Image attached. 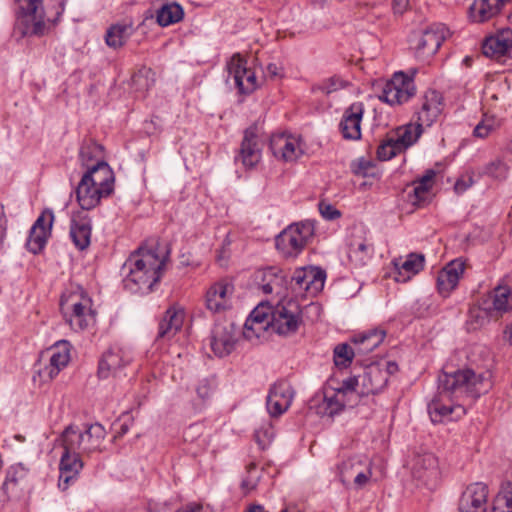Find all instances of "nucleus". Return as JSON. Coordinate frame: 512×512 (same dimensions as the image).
<instances>
[{
  "label": "nucleus",
  "instance_id": "nucleus-15",
  "mask_svg": "<svg viewBox=\"0 0 512 512\" xmlns=\"http://www.w3.org/2000/svg\"><path fill=\"white\" fill-rule=\"evenodd\" d=\"M443 103L440 94L430 90L421 99L420 107L415 110L413 119L423 128L431 127L441 115Z\"/></svg>",
  "mask_w": 512,
  "mask_h": 512
},
{
  "label": "nucleus",
  "instance_id": "nucleus-45",
  "mask_svg": "<svg viewBox=\"0 0 512 512\" xmlns=\"http://www.w3.org/2000/svg\"><path fill=\"white\" fill-rule=\"evenodd\" d=\"M325 411L328 415L339 414L346 406L353 407L356 401L344 398L343 394L334 392L331 396L325 395Z\"/></svg>",
  "mask_w": 512,
  "mask_h": 512
},
{
  "label": "nucleus",
  "instance_id": "nucleus-20",
  "mask_svg": "<svg viewBox=\"0 0 512 512\" xmlns=\"http://www.w3.org/2000/svg\"><path fill=\"white\" fill-rule=\"evenodd\" d=\"M460 507L472 512H494V507L488 503V487L483 483L469 485L460 500Z\"/></svg>",
  "mask_w": 512,
  "mask_h": 512
},
{
  "label": "nucleus",
  "instance_id": "nucleus-48",
  "mask_svg": "<svg viewBox=\"0 0 512 512\" xmlns=\"http://www.w3.org/2000/svg\"><path fill=\"white\" fill-rule=\"evenodd\" d=\"M357 354L355 346L352 347L347 343L338 344L334 348V363L338 367H348L354 355Z\"/></svg>",
  "mask_w": 512,
  "mask_h": 512
},
{
  "label": "nucleus",
  "instance_id": "nucleus-63",
  "mask_svg": "<svg viewBox=\"0 0 512 512\" xmlns=\"http://www.w3.org/2000/svg\"><path fill=\"white\" fill-rule=\"evenodd\" d=\"M397 370H398L397 363L393 362V361H389V362H387L386 369L384 371L387 372L388 376H389L390 374L395 373Z\"/></svg>",
  "mask_w": 512,
  "mask_h": 512
},
{
  "label": "nucleus",
  "instance_id": "nucleus-33",
  "mask_svg": "<svg viewBox=\"0 0 512 512\" xmlns=\"http://www.w3.org/2000/svg\"><path fill=\"white\" fill-rule=\"evenodd\" d=\"M386 332L382 329H372L353 336L351 339L357 354L365 355L375 350L384 340Z\"/></svg>",
  "mask_w": 512,
  "mask_h": 512
},
{
  "label": "nucleus",
  "instance_id": "nucleus-5",
  "mask_svg": "<svg viewBox=\"0 0 512 512\" xmlns=\"http://www.w3.org/2000/svg\"><path fill=\"white\" fill-rule=\"evenodd\" d=\"M105 436L106 430L100 423L91 424L84 431L69 425L57 441L66 443L70 449L78 450L82 454H91L102 451Z\"/></svg>",
  "mask_w": 512,
  "mask_h": 512
},
{
  "label": "nucleus",
  "instance_id": "nucleus-13",
  "mask_svg": "<svg viewBox=\"0 0 512 512\" xmlns=\"http://www.w3.org/2000/svg\"><path fill=\"white\" fill-rule=\"evenodd\" d=\"M63 448V452L59 463V482L58 486L62 490H66L71 481H74L81 469L83 468V462L81 460V452L70 447L64 443L59 442Z\"/></svg>",
  "mask_w": 512,
  "mask_h": 512
},
{
  "label": "nucleus",
  "instance_id": "nucleus-34",
  "mask_svg": "<svg viewBox=\"0 0 512 512\" xmlns=\"http://www.w3.org/2000/svg\"><path fill=\"white\" fill-rule=\"evenodd\" d=\"M270 316L271 312L266 313L262 309L255 308L245 322L243 336L248 340L259 338L260 332L270 327Z\"/></svg>",
  "mask_w": 512,
  "mask_h": 512
},
{
  "label": "nucleus",
  "instance_id": "nucleus-9",
  "mask_svg": "<svg viewBox=\"0 0 512 512\" xmlns=\"http://www.w3.org/2000/svg\"><path fill=\"white\" fill-rule=\"evenodd\" d=\"M270 328L279 335H289L297 331L300 323V308L295 301L277 304L271 310Z\"/></svg>",
  "mask_w": 512,
  "mask_h": 512
},
{
  "label": "nucleus",
  "instance_id": "nucleus-51",
  "mask_svg": "<svg viewBox=\"0 0 512 512\" xmlns=\"http://www.w3.org/2000/svg\"><path fill=\"white\" fill-rule=\"evenodd\" d=\"M401 148L396 144L394 139L383 142L377 149V157L379 160L386 161L394 157Z\"/></svg>",
  "mask_w": 512,
  "mask_h": 512
},
{
  "label": "nucleus",
  "instance_id": "nucleus-62",
  "mask_svg": "<svg viewBox=\"0 0 512 512\" xmlns=\"http://www.w3.org/2000/svg\"><path fill=\"white\" fill-rule=\"evenodd\" d=\"M267 73L272 78L278 77L281 75V67L275 63H270L267 65Z\"/></svg>",
  "mask_w": 512,
  "mask_h": 512
},
{
  "label": "nucleus",
  "instance_id": "nucleus-4",
  "mask_svg": "<svg viewBox=\"0 0 512 512\" xmlns=\"http://www.w3.org/2000/svg\"><path fill=\"white\" fill-rule=\"evenodd\" d=\"M314 232L311 221L290 224L276 236L275 247L283 257L296 258L313 238Z\"/></svg>",
  "mask_w": 512,
  "mask_h": 512
},
{
  "label": "nucleus",
  "instance_id": "nucleus-1",
  "mask_svg": "<svg viewBox=\"0 0 512 512\" xmlns=\"http://www.w3.org/2000/svg\"><path fill=\"white\" fill-rule=\"evenodd\" d=\"M483 377L471 369L443 371L438 376V394L428 404V413L433 423L456 420L466 413L463 404H446L445 398L453 402L464 397L478 398Z\"/></svg>",
  "mask_w": 512,
  "mask_h": 512
},
{
  "label": "nucleus",
  "instance_id": "nucleus-18",
  "mask_svg": "<svg viewBox=\"0 0 512 512\" xmlns=\"http://www.w3.org/2000/svg\"><path fill=\"white\" fill-rule=\"evenodd\" d=\"M325 278L326 273L320 268H299L293 273L291 282L295 290L315 295L323 289Z\"/></svg>",
  "mask_w": 512,
  "mask_h": 512
},
{
  "label": "nucleus",
  "instance_id": "nucleus-23",
  "mask_svg": "<svg viewBox=\"0 0 512 512\" xmlns=\"http://www.w3.org/2000/svg\"><path fill=\"white\" fill-rule=\"evenodd\" d=\"M70 238L75 247L81 251L87 249L91 243L92 221L82 211L74 213L70 221Z\"/></svg>",
  "mask_w": 512,
  "mask_h": 512
},
{
  "label": "nucleus",
  "instance_id": "nucleus-10",
  "mask_svg": "<svg viewBox=\"0 0 512 512\" xmlns=\"http://www.w3.org/2000/svg\"><path fill=\"white\" fill-rule=\"evenodd\" d=\"M226 82L233 85L240 94H250L257 88L255 72L247 67V61L240 54H235L227 63Z\"/></svg>",
  "mask_w": 512,
  "mask_h": 512
},
{
  "label": "nucleus",
  "instance_id": "nucleus-50",
  "mask_svg": "<svg viewBox=\"0 0 512 512\" xmlns=\"http://www.w3.org/2000/svg\"><path fill=\"white\" fill-rule=\"evenodd\" d=\"M490 312L479 306H473L468 312V325L470 329H477L489 321Z\"/></svg>",
  "mask_w": 512,
  "mask_h": 512
},
{
  "label": "nucleus",
  "instance_id": "nucleus-8",
  "mask_svg": "<svg viewBox=\"0 0 512 512\" xmlns=\"http://www.w3.org/2000/svg\"><path fill=\"white\" fill-rule=\"evenodd\" d=\"M448 30L443 25L431 26L423 31L413 32L409 39L410 49L419 60L432 57L445 40Z\"/></svg>",
  "mask_w": 512,
  "mask_h": 512
},
{
  "label": "nucleus",
  "instance_id": "nucleus-35",
  "mask_svg": "<svg viewBox=\"0 0 512 512\" xmlns=\"http://www.w3.org/2000/svg\"><path fill=\"white\" fill-rule=\"evenodd\" d=\"M435 176L436 172L433 169H428L422 177L413 182L414 187L408 194L409 200L413 205L421 206L427 201Z\"/></svg>",
  "mask_w": 512,
  "mask_h": 512
},
{
  "label": "nucleus",
  "instance_id": "nucleus-22",
  "mask_svg": "<svg viewBox=\"0 0 512 512\" xmlns=\"http://www.w3.org/2000/svg\"><path fill=\"white\" fill-rule=\"evenodd\" d=\"M294 392L286 382L275 383L267 396V410L272 417L283 414L291 405Z\"/></svg>",
  "mask_w": 512,
  "mask_h": 512
},
{
  "label": "nucleus",
  "instance_id": "nucleus-32",
  "mask_svg": "<svg viewBox=\"0 0 512 512\" xmlns=\"http://www.w3.org/2000/svg\"><path fill=\"white\" fill-rule=\"evenodd\" d=\"M184 315L180 309L170 307L159 323L157 339H170L182 327Z\"/></svg>",
  "mask_w": 512,
  "mask_h": 512
},
{
  "label": "nucleus",
  "instance_id": "nucleus-53",
  "mask_svg": "<svg viewBox=\"0 0 512 512\" xmlns=\"http://www.w3.org/2000/svg\"><path fill=\"white\" fill-rule=\"evenodd\" d=\"M247 473L248 476L242 481V488L250 491L256 487L259 480V475L256 472L255 463L252 462L247 466Z\"/></svg>",
  "mask_w": 512,
  "mask_h": 512
},
{
  "label": "nucleus",
  "instance_id": "nucleus-41",
  "mask_svg": "<svg viewBox=\"0 0 512 512\" xmlns=\"http://www.w3.org/2000/svg\"><path fill=\"white\" fill-rule=\"evenodd\" d=\"M102 152L103 147L97 142L91 139L83 141L79 150V160L82 166L89 168L91 164L104 161Z\"/></svg>",
  "mask_w": 512,
  "mask_h": 512
},
{
  "label": "nucleus",
  "instance_id": "nucleus-46",
  "mask_svg": "<svg viewBox=\"0 0 512 512\" xmlns=\"http://www.w3.org/2000/svg\"><path fill=\"white\" fill-rule=\"evenodd\" d=\"M361 388L360 377L353 376L343 380L341 386L334 392L343 394L344 398L356 401L363 395L359 394Z\"/></svg>",
  "mask_w": 512,
  "mask_h": 512
},
{
  "label": "nucleus",
  "instance_id": "nucleus-2",
  "mask_svg": "<svg viewBox=\"0 0 512 512\" xmlns=\"http://www.w3.org/2000/svg\"><path fill=\"white\" fill-rule=\"evenodd\" d=\"M167 256L156 248L139 247L122 266L123 285L131 293L148 294L163 274Z\"/></svg>",
  "mask_w": 512,
  "mask_h": 512
},
{
  "label": "nucleus",
  "instance_id": "nucleus-27",
  "mask_svg": "<svg viewBox=\"0 0 512 512\" xmlns=\"http://www.w3.org/2000/svg\"><path fill=\"white\" fill-rule=\"evenodd\" d=\"M48 351L50 353L49 364L41 370L40 374L53 379L70 361L69 343L65 340L59 341Z\"/></svg>",
  "mask_w": 512,
  "mask_h": 512
},
{
  "label": "nucleus",
  "instance_id": "nucleus-42",
  "mask_svg": "<svg viewBox=\"0 0 512 512\" xmlns=\"http://www.w3.org/2000/svg\"><path fill=\"white\" fill-rule=\"evenodd\" d=\"M373 253L372 244H368L366 240L353 241L349 245V259L358 266L364 265Z\"/></svg>",
  "mask_w": 512,
  "mask_h": 512
},
{
  "label": "nucleus",
  "instance_id": "nucleus-17",
  "mask_svg": "<svg viewBox=\"0 0 512 512\" xmlns=\"http://www.w3.org/2000/svg\"><path fill=\"white\" fill-rule=\"evenodd\" d=\"M131 361L132 356L128 351L121 348H111L99 360L98 376L102 379L119 376L122 369L129 365Z\"/></svg>",
  "mask_w": 512,
  "mask_h": 512
},
{
  "label": "nucleus",
  "instance_id": "nucleus-38",
  "mask_svg": "<svg viewBox=\"0 0 512 512\" xmlns=\"http://www.w3.org/2000/svg\"><path fill=\"white\" fill-rule=\"evenodd\" d=\"M423 131L424 128L421 124H418L416 121L410 122L397 129V138L394 141L401 149H406L418 141Z\"/></svg>",
  "mask_w": 512,
  "mask_h": 512
},
{
  "label": "nucleus",
  "instance_id": "nucleus-3",
  "mask_svg": "<svg viewBox=\"0 0 512 512\" xmlns=\"http://www.w3.org/2000/svg\"><path fill=\"white\" fill-rule=\"evenodd\" d=\"M19 11L15 29L21 36H42L46 32V21L57 23L65 10V3L61 1L56 9L55 16H51L42 5V0H16Z\"/></svg>",
  "mask_w": 512,
  "mask_h": 512
},
{
  "label": "nucleus",
  "instance_id": "nucleus-26",
  "mask_svg": "<svg viewBox=\"0 0 512 512\" xmlns=\"http://www.w3.org/2000/svg\"><path fill=\"white\" fill-rule=\"evenodd\" d=\"M359 377L361 383L359 394L363 396L381 392L388 382V373L379 365L366 367Z\"/></svg>",
  "mask_w": 512,
  "mask_h": 512
},
{
  "label": "nucleus",
  "instance_id": "nucleus-19",
  "mask_svg": "<svg viewBox=\"0 0 512 512\" xmlns=\"http://www.w3.org/2000/svg\"><path fill=\"white\" fill-rule=\"evenodd\" d=\"M262 145L257 134V127L251 126L244 132L237 161H241L244 167L251 169L255 167L261 159Z\"/></svg>",
  "mask_w": 512,
  "mask_h": 512
},
{
  "label": "nucleus",
  "instance_id": "nucleus-11",
  "mask_svg": "<svg viewBox=\"0 0 512 512\" xmlns=\"http://www.w3.org/2000/svg\"><path fill=\"white\" fill-rule=\"evenodd\" d=\"M416 92L414 81L403 72H396L382 91L380 100L391 106L408 102Z\"/></svg>",
  "mask_w": 512,
  "mask_h": 512
},
{
  "label": "nucleus",
  "instance_id": "nucleus-40",
  "mask_svg": "<svg viewBox=\"0 0 512 512\" xmlns=\"http://www.w3.org/2000/svg\"><path fill=\"white\" fill-rule=\"evenodd\" d=\"M184 17V10L181 5L176 2L164 4L157 10V23L166 27L181 21Z\"/></svg>",
  "mask_w": 512,
  "mask_h": 512
},
{
  "label": "nucleus",
  "instance_id": "nucleus-14",
  "mask_svg": "<svg viewBox=\"0 0 512 512\" xmlns=\"http://www.w3.org/2000/svg\"><path fill=\"white\" fill-rule=\"evenodd\" d=\"M29 484V469L23 464L17 463L6 469L1 490L8 499H17L24 494Z\"/></svg>",
  "mask_w": 512,
  "mask_h": 512
},
{
  "label": "nucleus",
  "instance_id": "nucleus-60",
  "mask_svg": "<svg viewBox=\"0 0 512 512\" xmlns=\"http://www.w3.org/2000/svg\"><path fill=\"white\" fill-rule=\"evenodd\" d=\"M176 512H208V511L205 510L201 504L191 503V504H188V505L178 509Z\"/></svg>",
  "mask_w": 512,
  "mask_h": 512
},
{
  "label": "nucleus",
  "instance_id": "nucleus-25",
  "mask_svg": "<svg viewBox=\"0 0 512 512\" xmlns=\"http://www.w3.org/2000/svg\"><path fill=\"white\" fill-rule=\"evenodd\" d=\"M465 270V263L459 259L449 262L437 276L438 292L447 297L457 287Z\"/></svg>",
  "mask_w": 512,
  "mask_h": 512
},
{
  "label": "nucleus",
  "instance_id": "nucleus-31",
  "mask_svg": "<svg viewBox=\"0 0 512 512\" xmlns=\"http://www.w3.org/2000/svg\"><path fill=\"white\" fill-rule=\"evenodd\" d=\"M87 180L88 176H82L75 189L76 199L82 210L95 208L103 197H107L98 186L90 185Z\"/></svg>",
  "mask_w": 512,
  "mask_h": 512
},
{
  "label": "nucleus",
  "instance_id": "nucleus-55",
  "mask_svg": "<svg viewBox=\"0 0 512 512\" xmlns=\"http://www.w3.org/2000/svg\"><path fill=\"white\" fill-rule=\"evenodd\" d=\"M203 425L200 423H195L190 425L185 429L183 437L186 442H195L197 441L203 434Z\"/></svg>",
  "mask_w": 512,
  "mask_h": 512
},
{
  "label": "nucleus",
  "instance_id": "nucleus-57",
  "mask_svg": "<svg viewBox=\"0 0 512 512\" xmlns=\"http://www.w3.org/2000/svg\"><path fill=\"white\" fill-rule=\"evenodd\" d=\"M416 465L422 466L427 470H434L437 468V459L433 454L427 453L418 457Z\"/></svg>",
  "mask_w": 512,
  "mask_h": 512
},
{
  "label": "nucleus",
  "instance_id": "nucleus-44",
  "mask_svg": "<svg viewBox=\"0 0 512 512\" xmlns=\"http://www.w3.org/2000/svg\"><path fill=\"white\" fill-rule=\"evenodd\" d=\"M283 277L279 276L274 268H268L262 273L261 290L265 294H281L283 290Z\"/></svg>",
  "mask_w": 512,
  "mask_h": 512
},
{
  "label": "nucleus",
  "instance_id": "nucleus-29",
  "mask_svg": "<svg viewBox=\"0 0 512 512\" xmlns=\"http://www.w3.org/2000/svg\"><path fill=\"white\" fill-rule=\"evenodd\" d=\"M270 149L276 157L285 161H293L302 153L298 140L285 134L273 135L270 138Z\"/></svg>",
  "mask_w": 512,
  "mask_h": 512
},
{
  "label": "nucleus",
  "instance_id": "nucleus-36",
  "mask_svg": "<svg viewBox=\"0 0 512 512\" xmlns=\"http://www.w3.org/2000/svg\"><path fill=\"white\" fill-rule=\"evenodd\" d=\"M502 5L503 0H476L469 9V17L474 22H485L495 16Z\"/></svg>",
  "mask_w": 512,
  "mask_h": 512
},
{
  "label": "nucleus",
  "instance_id": "nucleus-12",
  "mask_svg": "<svg viewBox=\"0 0 512 512\" xmlns=\"http://www.w3.org/2000/svg\"><path fill=\"white\" fill-rule=\"evenodd\" d=\"M235 291L232 280L223 278L214 282L207 289L204 302L208 311L213 314L224 313L232 308V298Z\"/></svg>",
  "mask_w": 512,
  "mask_h": 512
},
{
  "label": "nucleus",
  "instance_id": "nucleus-43",
  "mask_svg": "<svg viewBox=\"0 0 512 512\" xmlns=\"http://www.w3.org/2000/svg\"><path fill=\"white\" fill-rule=\"evenodd\" d=\"M509 173V167L501 158H495L482 166L479 170L481 176H487L494 180H505Z\"/></svg>",
  "mask_w": 512,
  "mask_h": 512
},
{
  "label": "nucleus",
  "instance_id": "nucleus-7",
  "mask_svg": "<svg viewBox=\"0 0 512 512\" xmlns=\"http://www.w3.org/2000/svg\"><path fill=\"white\" fill-rule=\"evenodd\" d=\"M337 476L346 488H364L372 478L371 462L359 456L343 460L337 466Z\"/></svg>",
  "mask_w": 512,
  "mask_h": 512
},
{
  "label": "nucleus",
  "instance_id": "nucleus-58",
  "mask_svg": "<svg viewBox=\"0 0 512 512\" xmlns=\"http://www.w3.org/2000/svg\"><path fill=\"white\" fill-rule=\"evenodd\" d=\"M319 210L326 220H334L340 217V212L330 204L320 203Z\"/></svg>",
  "mask_w": 512,
  "mask_h": 512
},
{
  "label": "nucleus",
  "instance_id": "nucleus-28",
  "mask_svg": "<svg viewBox=\"0 0 512 512\" xmlns=\"http://www.w3.org/2000/svg\"><path fill=\"white\" fill-rule=\"evenodd\" d=\"M83 176H88L87 182L90 185H96L99 189L109 196L114 189V175L105 161H99L91 164V167L87 168Z\"/></svg>",
  "mask_w": 512,
  "mask_h": 512
},
{
  "label": "nucleus",
  "instance_id": "nucleus-47",
  "mask_svg": "<svg viewBox=\"0 0 512 512\" xmlns=\"http://www.w3.org/2000/svg\"><path fill=\"white\" fill-rule=\"evenodd\" d=\"M155 83V72L151 68L142 67L132 76L133 86L140 91L149 90Z\"/></svg>",
  "mask_w": 512,
  "mask_h": 512
},
{
  "label": "nucleus",
  "instance_id": "nucleus-16",
  "mask_svg": "<svg viewBox=\"0 0 512 512\" xmlns=\"http://www.w3.org/2000/svg\"><path fill=\"white\" fill-rule=\"evenodd\" d=\"M237 341V332L232 323H218L214 326L210 346L218 357L229 355L234 349Z\"/></svg>",
  "mask_w": 512,
  "mask_h": 512
},
{
  "label": "nucleus",
  "instance_id": "nucleus-64",
  "mask_svg": "<svg viewBox=\"0 0 512 512\" xmlns=\"http://www.w3.org/2000/svg\"><path fill=\"white\" fill-rule=\"evenodd\" d=\"M504 337L509 341L510 345H512V326H507L504 330Z\"/></svg>",
  "mask_w": 512,
  "mask_h": 512
},
{
  "label": "nucleus",
  "instance_id": "nucleus-61",
  "mask_svg": "<svg viewBox=\"0 0 512 512\" xmlns=\"http://www.w3.org/2000/svg\"><path fill=\"white\" fill-rule=\"evenodd\" d=\"M408 0H393V10L396 14H402L408 7Z\"/></svg>",
  "mask_w": 512,
  "mask_h": 512
},
{
  "label": "nucleus",
  "instance_id": "nucleus-54",
  "mask_svg": "<svg viewBox=\"0 0 512 512\" xmlns=\"http://www.w3.org/2000/svg\"><path fill=\"white\" fill-rule=\"evenodd\" d=\"M214 389V384L211 379L204 378L199 381L196 387V393L202 400H206L211 397Z\"/></svg>",
  "mask_w": 512,
  "mask_h": 512
},
{
  "label": "nucleus",
  "instance_id": "nucleus-24",
  "mask_svg": "<svg viewBox=\"0 0 512 512\" xmlns=\"http://www.w3.org/2000/svg\"><path fill=\"white\" fill-rule=\"evenodd\" d=\"M392 264L395 270L394 280L405 283L424 269L425 257L423 254L410 253L405 259L402 257L394 259Z\"/></svg>",
  "mask_w": 512,
  "mask_h": 512
},
{
  "label": "nucleus",
  "instance_id": "nucleus-52",
  "mask_svg": "<svg viewBox=\"0 0 512 512\" xmlns=\"http://www.w3.org/2000/svg\"><path fill=\"white\" fill-rule=\"evenodd\" d=\"M496 129L495 121L492 118L483 119L474 128L473 135L478 138L488 137Z\"/></svg>",
  "mask_w": 512,
  "mask_h": 512
},
{
  "label": "nucleus",
  "instance_id": "nucleus-56",
  "mask_svg": "<svg viewBox=\"0 0 512 512\" xmlns=\"http://www.w3.org/2000/svg\"><path fill=\"white\" fill-rule=\"evenodd\" d=\"M53 219H54V215L52 212H49L48 221H46L45 215L42 214L37 218V220L35 221V223L33 224V226L31 228H36V230H38V231L50 233Z\"/></svg>",
  "mask_w": 512,
  "mask_h": 512
},
{
  "label": "nucleus",
  "instance_id": "nucleus-49",
  "mask_svg": "<svg viewBox=\"0 0 512 512\" xmlns=\"http://www.w3.org/2000/svg\"><path fill=\"white\" fill-rule=\"evenodd\" d=\"M49 234L50 233L38 231L36 228H31L26 241L27 249L33 254L39 253L44 248Z\"/></svg>",
  "mask_w": 512,
  "mask_h": 512
},
{
  "label": "nucleus",
  "instance_id": "nucleus-37",
  "mask_svg": "<svg viewBox=\"0 0 512 512\" xmlns=\"http://www.w3.org/2000/svg\"><path fill=\"white\" fill-rule=\"evenodd\" d=\"M132 23H117L112 25L106 32V44L114 49L122 47L133 34Z\"/></svg>",
  "mask_w": 512,
  "mask_h": 512
},
{
  "label": "nucleus",
  "instance_id": "nucleus-59",
  "mask_svg": "<svg viewBox=\"0 0 512 512\" xmlns=\"http://www.w3.org/2000/svg\"><path fill=\"white\" fill-rule=\"evenodd\" d=\"M473 184V179L472 177H467V178H461V179H458L454 185V190L456 193L458 194H461L463 192H465L469 187H471Z\"/></svg>",
  "mask_w": 512,
  "mask_h": 512
},
{
  "label": "nucleus",
  "instance_id": "nucleus-39",
  "mask_svg": "<svg viewBox=\"0 0 512 512\" xmlns=\"http://www.w3.org/2000/svg\"><path fill=\"white\" fill-rule=\"evenodd\" d=\"M511 288L503 283L498 284L492 291V311L498 315L508 312L512 309Z\"/></svg>",
  "mask_w": 512,
  "mask_h": 512
},
{
  "label": "nucleus",
  "instance_id": "nucleus-21",
  "mask_svg": "<svg viewBox=\"0 0 512 512\" xmlns=\"http://www.w3.org/2000/svg\"><path fill=\"white\" fill-rule=\"evenodd\" d=\"M364 114L362 102H354L345 109L339 123V129L344 139L359 140L361 138V122Z\"/></svg>",
  "mask_w": 512,
  "mask_h": 512
},
{
  "label": "nucleus",
  "instance_id": "nucleus-30",
  "mask_svg": "<svg viewBox=\"0 0 512 512\" xmlns=\"http://www.w3.org/2000/svg\"><path fill=\"white\" fill-rule=\"evenodd\" d=\"M512 48V31L502 30L496 35L485 39L482 45L483 54L490 58L500 59Z\"/></svg>",
  "mask_w": 512,
  "mask_h": 512
},
{
  "label": "nucleus",
  "instance_id": "nucleus-6",
  "mask_svg": "<svg viewBox=\"0 0 512 512\" xmlns=\"http://www.w3.org/2000/svg\"><path fill=\"white\" fill-rule=\"evenodd\" d=\"M60 309L66 323L76 332L85 330L94 320L90 299L77 293L62 295Z\"/></svg>",
  "mask_w": 512,
  "mask_h": 512
}]
</instances>
